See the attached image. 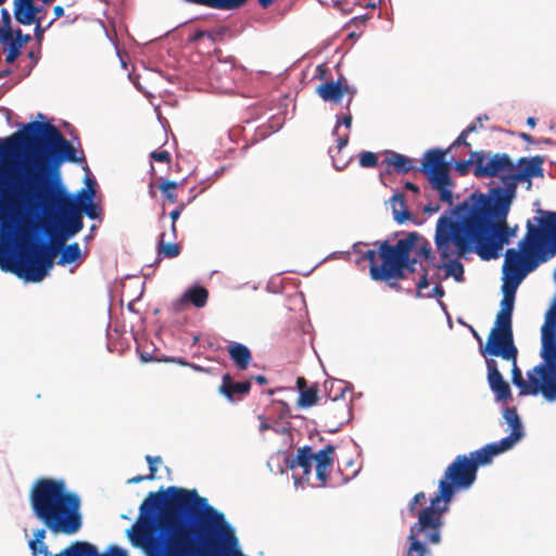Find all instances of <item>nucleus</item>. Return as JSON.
<instances>
[{"instance_id": "17", "label": "nucleus", "mask_w": 556, "mask_h": 556, "mask_svg": "<svg viewBox=\"0 0 556 556\" xmlns=\"http://www.w3.org/2000/svg\"><path fill=\"white\" fill-rule=\"evenodd\" d=\"M326 417L332 421L337 428L346 424L351 416V407L343 395V389L340 388L339 394L329 396L326 401Z\"/></svg>"}, {"instance_id": "33", "label": "nucleus", "mask_w": 556, "mask_h": 556, "mask_svg": "<svg viewBox=\"0 0 556 556\" xmlns=\"http://www.w3.org/2000/svg\"><path fill=\"white\" fill-rule=\"evenodd\" d=\"M180 186V184L172 180H163L159 185V189L162 192L164 199L169 203H176L178 201V197L175 190Z\"/></svg>"}, {"instance_id": "2", "label": "nucleus", "mask_w": 556, "mask_h": 556, "mask_svg": "<svg viewBox=\"0 0 556 556\" xmlns=\"http://www.w3.org/2000/svg\"><path fill=\"white\" fill-rule=\"evenodd\" d=\"M513 201L501 194L472 192L445 211L437 222L434 233L440 256H464L475 249L483 261L498 258L518 230L507 223Z\"/></svg>"}, {"instance_id": "25", "label": "nucleus", "mask_w": 556, "mask_h": 556, "mask_svg": "<svg viewBox=\"0 0 556 556\" xmlns=\"http://www.w3.org/2000/svg\"><path fill=\"white\" fill-rule=\"evenodd\" d=\"M94 190H85L83 189L78 197L75 198L77 200L79 206V213L83 212L91 219H96L101 214V208L93 203Z\"/></svg>"}, {"instance_id": "49", "label": "nucleus", "mask_w": 556, "mask_h": 556, "mask_svg": "<svg viewBox=\"0 0 556 556\" xmlns=\"http://www.w3.org/2000/svg\"><path fill=\"white\" fill-rule=\"evenodd\" d=\"M98 556H127V553L118 546H110L104 554L98 552Z\"/></svg>"}, {"instance_id": "62", "label": "nucleus", "mask_w": 556, "mask_h": 556, "mask_svg": "<svg viewBox=\"0 0 556 556\" xmlns=\"http://www.w3.org/2000/svg\"><path fill=\"white\" fill-rule=\"evenodd\" d=\"M489 119V116L483 114V115H479L477 118H476V125H477V129L478 128H482L483 127V121H488Z\"/></svg>"}, {"instance_id": "37", "label": "nucleus", "mask_w": 556, "mask_h": 556, "mask_svg": "<svg viewBox=\"0 0 556 556\" xmlns=\"http://www.w3.org/2000/svg\"><path fill=\"white\" fill-rule=\"evenodd\" d=\"M476 154V151L470 153V156L466 161H459L455 163V169L460 175H466L469 172V166L473 165V168H477V159L478 156H473Z\"/></svg>"}, {"instance_id": "5", "label": "nucleus", "mask_w": 556, "mask_h": 556, "mask_svg": "<svg viewBox=\"0 0 556 556\" xmlns=\"http://www.w3.org/2000/svg\"><path fill=\"white\" fill-rule=\"evenodd\" d=\"M29 503L34 515L53 534L73 535L83 527L81 501L63 479L39 478L31 485Z\"/></svg>"}, {"instance_id": "55", "label": "nucleus", "mask_w": 556, "mask_h": 556, "mask_svg": "<svg viewBox=\"0 0 556 556\" xmlns=\"http://www.w3.org/2000/svg\"><path fill=\"white\" fill-rule=\"evenodd\" d=\"M445 294L444 289L441 285H437L433 289L431 294L428 295V298L434 296V298H442Z\"/></svg>"}, {"instance_id": "51", "label": "nucleus", "mask_w": 556, "mask_h": 556, "mask_svg": "<svg viewBox=\"0 0 556 556\" xmlns=\"http://www.w3.org/2000/svg\"><path fill=\"white\" fill-rule=\"evenodd\" d=\"M33 556H50V552L48 549V546L45 542L39 543L36 545L35 551H31Z\"/></svg>"}, {"instance_id": "34", "label": "nucleus", "mask_w": 556, "mask_h": 556, "mask_svg": "<svg viewBox=\"0 0 556 556\" xmlns=\"http://www.w3.org/2000/svg\"><path fill=\"white\" fill-rule=\"evenodd\" d=\"M511 316L513 314L497 312L495 318V325L492 329H498L506 332H513L511 327Z\"/></svg>"}, {"instance_id": "27", "label": "nucleus", "mask_w": 556, "mask_h": 556, "mask_svg": "<svg viewBox=\"0 0 556 556\" xmlns=\"http://www.w3.org/2000/svg\"><path fill=\"white\" fill-rule=\"evenodd\" d=\"M392 208L394 219L402 224L412 217V213L406 206L405 195L403 193H395L392 197Z\"/></svg>"}, {"instance_id": "21", "label": "nucleus", "mask_w": 556, "mask_h": 556, "mask_svg": "<svg viewBox=\"0 0 556 556\" xmlns=\"http://www.w3.org/2000/svg\"><path fill=\"white\" fill-rule=\"evenodd\" d=\"M383 154L386 157L383 159L382 164L386 167L387 174L391 175L394 173L399 175H405L413 170L415 167L414 160L404 154L392 150H386Z\"/></svg>"}, {"instance_id": "48", "label": "nucleus", "mask_w": 556, "mask_h": 556, "mask_svg": "<svg viewBox=\"0 0 556 556\" xmlns=\"http://www.w3.org/2000/svg\"><path fill=\"white\" fill-rule=\"evenodd\" d=\"M204 37L210 38L212 41H215V39H216L215 35H213L212 33H207V31L198 29L197 31H194V34L192 36L189 37L188 42L194 43Z\"/></svg>"}, {"instance_id": "60", "label": "nucleus", "mask_w": 556, "mask_h": 556, "mask_svg": "<svg viewBox=\"0 0 556 556\" xmlns=\"http://www.w3.org/2000/svg\"><path fill=\"white\" fill-rule=\"evenodd\" d=\"M11 25V17L7 10H2V26Z\"/></svg>"}, {"instance_id": "50", "label": "nucleus", "mask_w": 556, "mask_h": 556, "mask_svg": "<svg viewBox=\"0 0 556 556\" xmlns=\"http://www.w3.org/2000/svg\"><path fill=\"white\" fill-rule=\"evenodd\" d=\"M340 124H343L348 129L351 128V126H352L351 113H348L346 115L342 116L341 121L339 119L337 122L336 127L333 129V135H337Z\"/></svg>"}, {"instance_id": "30", "label": "nucleus", "mask_w": 556, "mask_h": 556, "mask_svg": "<svg viewBox=\"0 0 556 556\" xmlns=\"http://www.w3.org/2000/svg\"><path fill=\"white\" fill-rule=\"evenodd\" d=\"M318 401V387L317 384H313L308 389L300 393L296 404L299 407L307 408L316 405Z\"/></svg>"}, {"instance_id": "61", "label": "nucleus", "mask_w": 556, "mask_h": 556, "mask_svg": "<svg viewBox=\"0 0 556 556\" xmlns=\"http://www.w3.org/2000/svg\"><path fill=\"white\" fill-rule=\"evenodd\" d=\"M143 480H147V476H136V477H132L130 479L127 480V483L129 484H136V483H140L142 482Z\"/></svg>"}, {"instance_id": "52", "label": "nucleus", "mask_w": 556, "mask_h": 556, "mask_svg": "<svg viewBox=\"0 0 556 556\" xmlns=\"http://www.w3.org/2000/svg\"><path fill=\"white\" fill-rule=\"evenodd\" d=\"M429 286V281H428V270L425 268L424 269V274L421 275L419 281L417 282L416 287H417V290L418 292L421 291L422 289H426L428 288Z\"/></svg>"}, {"instance_id": "38", "label": "nucleus", "mask_w": 556, "mask_h": 556, "mask_svg": "<svg viewBox=\"0 0 556 556\" xmlns=\"http://www.w3.org/2000/svg\"><path fill=\"white\" fill-rule=\"evenodd\" d=\"M511 380L520 391H522L523 387H526V380L522 377L521 370L517 366V359L511 362Z\"/></svg>"}, {"instance_id": "59", "label": "nucleus", "mask_w": 556, "mask_h": 556, "mask_svg": "<svg viewBox=\"0 0 556 556\" xmlns=\"http://www.w3.org/2000/svg\"><path fill=\"white\" fill-rule=\"evenodd\" d=\"M404 188L406 190H409L414 193H418L419 192V187L417 185H415L414 182H410V181H406L405 185H404Z\"/></svg>"}, {"instance_id": "24", "label": "nucleus", "mask_w": 556, "mask_h": 556, "mask_svg": "<svg viewBox=\"0 0 556 556\" xmlns=\"http://www.w3.org/2000/svg\"><path fill=\"white\" fill-rule=\"evenodd\" d=\"M228 354L239 370H245L252 361V354L248 346L238 342L228 345Z\"/></svg>"}, {"instance_id": "54", "label": "nucleus", "mask_w": 556, "mask_h": 556, "mask_svg": "<svg viewBox=\"0 0 556 556\" xmlns=\"http://www.w3.org/2000/svg\"><path fill=\"white\" fill-rule=\"evenodd\" d=\"M331 159H332V162H333V166H334V168H336L337 170H342V169H344V168L348 166L349 162H350V161H342V160H339V159H337L333 154L331 155Z\"/></svg>"}, {"instance_id": "58", "label": "nucleus", "mask_w": 556, "mask_h": 556, "mask_svg": "<svg viewBox=\"0 0 556 556\" xmlns=\"http://www.w3.org/2000/svg\"><path fill=\"white\" fill-rule=\"evenodd\" d=\"M440 210V205L439 204H428L425 206V213L426 214H431V213H435Z\"/></svg>"}, {"instance_id": "11", "label": "nucleus", "mask_w": 556, "mask_h": 556, "mask_svg": "<svg viewBox=\"0 0 556 556\" xmlns=\"http://www.w3.org/2000/svg\"><path fill=\"white\" fill-rule=\"evenodd\" d=\"M336 447L332 444H327L323 450L317 453L313 452V448L308 445L302 446L298 450L296 455L292 458L286 459V466L289 469L296 467L302 468L303 476L301 478H294L295 484L300 481H308L312 472V462L316 463V477L320 481L323 486L327 485L329 480V471L333 467V454Z\"/></svg>"}, {"instance_id": "3", "label": "nucleus", "mask_w": 556, "mask_h": 556, "mask_svg": "<svg viewBox=\"0 0 556 556\" xmlns=\"http://www.w3.org/2000/svg\"><path fill=\"white\" fill-rule=\"evenodd\" d=\"M204 504L205 497L199 496L197 490L168 486L165 491L150 492L127 536L147 556H188L201 543L193 535L194 523L189 521H198Z\"/></svg>"}, {"instance_id": "47", "label": "nucleus", "mask_w": 556, "mask_h": 556, "mask_svg": "<svg viewBox=\"0 0 556 556\" xmlns=\"http://www.w3.org/2000/svg\"><path fill=\"white\" fill-rule=\"evenodd\" d=\"M46 539V529H38L34 533V539L29 541L28 546L30 551H35L36 545L45 542Z\"/></svg>"}, {"instance_id": "42", "label": "nucleus", "mask_w": 556, "mask_h": 556, "mask_svg": "<svg viewBox=\"0 0 556 556\" xmlns=\"http://www.w3.org/2000/svg\"><path fill=\"white\" fill-rule=\"evenodd\" d=\"M426 502L425 492H418L414 495L413 500L408 504V510L412 516H417L418 511H416L417 505H422Z\"/></svg>"}, {"instance_id": "29", "label": "nucleus", "mask_w": 556, "mask_h": 556, "mask_svg": "<svg viewBox=\"0 0 556 556\" xmlns=\"http://www.w3.org/2000/svg\"><path fill=\"white\" fill-rule=\"evenodd\" d=\"M459 257L460 256H452L448 258H443L441 256L443 264L438 265L439 268L444 266L446 268L447 276H453L456 281H463L464 279V267L463 264L458 262Z\"/></svg>"}, {"instance_id": "12", "label": "nucleus", "mask_w": 556, "mask_h": 556, "mask_svg": "<svg viewBox=\"0 0 556 556\" xmlns=\"http://www.w3.org/2000/svg\"><path fill=\"white\" fill-rule=\"evenodd\" d=\"M446 152L440 149L429 150L424 154L420 172L425 174L439 199L447 204L453 203L452 188L455 186L450 175V164L445 160Z\"/></svg>"}, {"instance_id": "7", "label": "nucleus", "mask_w": 556, "mask_h": 556, "mask_svg": "<svg viewBox=\"0 0 556 556\" xmlns=\"http://www.w3.org/2000/svg\"><path fill=\"white\" fill-rule=\"evenodd\" d=\"M420 239L421 236L413 231L395 244H390L388 240L376 241L377 249L366 251L362 257L369 262L371 279L390 282L392 287L396 281L406 278V270L414 273L417 260L410 258V252Z\"/></svg>"}, {"instance_id": "9", "label": "nucleus", "mask_w": 556, "mask_h": 556, "mask_svg": "<svg viewBox=\"0 0 556 556\" xmlns=\"http://www.w3.org/2000/svg\"><path fill=\"white\" fill-rule=\"evenodd\" d=\"M448 510L447 504H443L438 498H431L430 505L418 511V520L410 527L408 547H413L415 543L419 545L417 553L425 556L430 554L427 548L428 544H439L441 542V528L443 526V514Z\"/></svg>"}, {"instance_id": "8", "label": "nucleus", "mask_w": 556, "mask_h": 556, "mask_svg": "<svg viewBox=\"0 0 556 556\" xmlns=\"http://www.w3.org/2000/svg\"><path fill=\"white\" fill-rule=\"evenodd\" d=\"M542 357L545 365L535 366L528 371L529 382L519 391L520 395H536L542 392L548 401L556 400V307L547 315L542 327Z\"/></svg>"}, {"instance_id": "19", "label": "nucleus", "mask_w": 556, "mask_h": 556, "mask_svg": "<svg viewBox=\"0 0 556 556\" xmlns=\"http://www.w3.org/2000/svg\"><path fill=\"white\" fill-rule=\"evenodd\" d=\"M488 368V382L490 389L495 393L497 401H507L511 396L509 384L504 380L498 370L497 362L495 359H486Z\"/></svg>"}, {"instance_id": "41", "label": "nucleus", "mask_w": 556, "mask_h": 556, "mask_svg": "<svg viewBox=\"0 0 556 556\" xmlns=\"http://www.w3.org/2000/svg\"><path fill=\"white\" fill-rule=\"evenodd\" d=\"M515 304V295L503 294V299L501 300V308L498 312L513 314Z\"/></svg>"}, {"instance_id": "32", "label": "nucleus", "mask_w": 556, "mask_h": 556, "mask_svg": "<svg viewBox=\"0 0 556 556\" xmlns=\"http://www.w3.org/2000/svg\"><path fill=\"white\" fill-rule=\"evenodd\" d=\"M71 556H98V548L91 543L76 541L72 543Z\"/></svg>"}, {"instance_id": "10", "label": "nucleus", "mask_w": 556, "mask_h": 556, "mask_svg": "<svg viewBox=\"0 0 556 556\" xmlns=\"http://www.w3.org/2000/svg\"><path fill=\"white\" fill-rule=\"evenodd\" d=\"M476 479L475 465L470 464L467 455H458L444 470L443 477L439 481L438 493L433 498L450 506L455 492L469 489Z\"/></svg>"}, {"instance_id": "18", "label": "nucleus", "mask_w": 556, "mask_h": 556, "mask_svg": "<svg viewBox=\"0 0 556 556\" xmlns=\"http://www.w3.org/2000/svg\"><path fill=\"white\" fill-rule=\"evenodd\" d=\"M509 442L507 440H501L498 443L486 444L485 446L471 452L468 455L470 464L475 465L476 472L480 466H485L492 463L494 456L510 450Z\"/></svg>"}, {"instance_id": "6", "label": "nucleus", "mask_w": 556, "mask_h": 556, "mask_svg": "<svg viewBox=\"0 0 556 556\" xmlns=\"http://www.w3.org/2000/svg\"><path fill=\"white\" fill-rule=\"evenodd\" d=\"M540 227L527 223V233L519 249H508L505 253L503 273L527 276L540 263L556 254V212H548L540 220Z\"/></svg>"}, {"instance_id": "57", "label": "nucleus", "mask_w": 556, "mask_h": 556, "mask_svg": "<svg viewBox=\"0 0 556 556\" xmlns=\"http://www.w3.org/2000/svg\"><path fill=\"white\" fill-rule=\"evenodd\" d=\"M418 548H419V545H417V543H415V545H413V547L407 548L405 556H425L420 553H417Z\"/></svg>"}, {"instance_id": "1", "label": "nucleus", "mask_w": 556, "mask_h": 556, "mask_svg": "<svg viewBox=\"0 0 556 556\" xmlns=\"http://www.w3.org/2000/svg\"><path fill=\"white\" fill-rule=\"evenodd\" d=\"M0 155L25 150L34 155V169L25 166L22 173L11 178V190L16 204L26 207L55 208L61 215L60 233L54 239V248H62L63 242L83 227V215L77 200L54 186L52 178L59 179L60 166L65 162L85 161L84 152L77 155L76 148L49 122H29L3 142L0 139Z\"/></svg>"}, {"instance_id": "22", "label": "nucleus", "mask_w": 556, "mask_h": 556, "mask_svg": "<svg viewBox=\"0 0 556 556\" xmlns=\"http://www.w3.org/2000/svg\"><path fill=\"white\" fill-rule=\"evenodd\" d=\"M39 11L33 0H15L14 16L20 24L30 25L39 22L40 18L37 17Z\"/></svg>"}, {"instance_id": "64", "label": "nucleus", "mask_w": 556, "mask_h": 556, "mask_svg": "<svg viewBox=\"0 0 556 556\" xmlns=\"http://www.w3.org/2000/svg\"><path fill=\"white\" fill-rule=\"evenodd\" d=\"M53 13H54V15H55V18H59V17L63 16V14H64V9H63L61 5H56V7H54V9H53Z\"/></svg>"}, {"instance_id": "53", "label": "nucleus", "mask_w": 556, "mask_h": 556, "mask_svg": "<svg viewBox=\"0 0 556 556\" xmlns=\"http://www.w3.org/2000/svg\"><path fill=\"white\" fill-rule=\"evenodd\" d=\"M348 142H349V134L338 137V139H337L338 153L341 152V150L348 146Z\"/></svg>"}, {"instance_id": "39", "label": "nucleus", "mask_w": 556, "mask_h": 556, "mask_svg": "<svg viewBox=\"0 0 556 556\" xmlns=\"http://www.w3.org/2000/svg\"><path fill=\"white\" fill-rule=\"evenodd\" d=\"M21 49L22 48L20 41H12L8 43V53L5 56V61L8 63H13L21 54Z\"/></svg>"}, {"instance_id": "46", "label": "nucleus", "mask_w": 556, "mask_h": 556, "mask_svg": "<svg viewBox=\"0 0 556 556\" xmlns=\"http://www.w3.org/2000/svg\"><path fill=\"white\" fill-rule=\"evenodd\" d=\"M150 157L153 161L162 162V163H166V164H169L172 161L170 153L166 150L153 151V152H151Z\"/></svg>"}, {"instance_id": "16", "label": "nucleus", "mask_w": 556, "mask_h": 556, "mask_svg": "<svg viewBox=\"0 0 556 556\" xmlns=\"http://www.w3.org/2000/svg\"><path fill=\"white\" fill-rule=\"evenodd\" d=\"M357 90L348 84L344 76H340L337 81H326L316 88V93L325 101L339 104L342 101L344 94L349 96L346 102V110H350V105L353 101Z\"/></svg>"}, {"instance_id": "15", "label": "nucleus", "mask_w": 556, "mask_h": 556, "mask_svg": "<svg viewBox=\"0 0 556 556\" xmlns=\"http://www.w3.org/2000/svg\"><path fill=\"white\" fill-rule=\"evenodd\" d=\"M481 353L482 355L489 354L500 356L505 361L515 362L518 351L514 344L513 332L492 329L484 349H481Z\"/></svg>"}, {"instance_id": "20", "label": "nucleus", "mask_w": 556, "mask_h": 556, "mask_svg": "<svg viewBox=\"0 0 556 556\" xmlns=\"http://www.w3.org/2000/svg\"><path fill=\"white\" fill-rule=\"evenodd\" d=\"M251 388L252 384L250 380L237 382L229 374H225L218 387V392L229 402L235 403L249 394Z\"/></svg>"}, {"instance_id": "40", "label": "nucleus", "mask_w": 556, "mask_h": 556, "mask_svg": "<svg viewBox=\"0 0 556 556\" xmlns=\"http://www.w3.org/2000/svg\"><path fill=\"white\" fill-rule=\"evenodd\" d=\"M419 241H421V244L418 247V250H417L418 256H421L427 261H431L433 258V256H432V248H431L430 243L427 240H425L422 237Z\"/></svg>"}, {"instance_id": "36", "label": "nucleus", "mask_w": 556, "mask_h": 556, "mask_svg": "<svg viewBox=\"0 0 556 556\" xmlns=\"http://www.w3.org/2000/svg\"><path fill=\"white\" fill-rule=\"evenodd\" d=\"M477 130V125L476 123H471L470 125H468L462 132L460 135L456 138V140L453 142L452 144V148L453 147H459V146H465L467 148H471V144L467 141V136L470 134V132H473Z\"/></svg>"}, {"instance_id": "23", "label": "nucleus", "mask_w": 556, "mask_h": 556, "mask_svg": "<svg viewBox=\"0 0 556 556\" xmlns=\"http://www.w3.org/2000/svg\"><path fill=\"white\" fill-rule=\"evenodd\" d=\"M504 418L509 425L511 432L508 437L502 440L509 442V447H513L523 437L522 425L515 407H506L504 410Z\"/></svg>"}, {"instance_id": "44", "label": "nucleus", "mask_w": 556, "mask_h": 556, "mask_svg": "<svg viewBox=\"0 0 556 556\" xmlns=\"http://www.w3.org/2000/svg\"><path fill=\"white\" fill-rule=\"evenodd\" d=\"M146 460L149 464V475H147V480H153L155 478V473L157 471V467L155 463L161 462V457H153L151 455L146 456Z\"/></svg>"}, {"instance_id": "28", "label": "nucleus", "mask_w": 556, "mask_h": 556, "mask_svg": "<svg viewBox=\"0 0 556 556\" xmlns=\"http://www.w3.org/2000/svg\"><path fill=\"white\" fill-rule=\"evenodd\" d=\"M165 232L159 236L156 252L159 256L164 258H174L180 254L181 248L175 242H165Z\"/></svg>"}, {"instance_id": "13", "label": "nucleus", "mask_w": 556, "mask_h": 556, "mask_svg": "<svg viewBox=\"0 0 556 556\" xmlns=\"http://www.w3.org/2000/svg\"><path fill=\"white\" fill-rule=\"evenodd\" d=\"M473 156L477 159V168H473L476 177L491 178L497 177L504 187L508 189L510 186V176H514V161L507 153H490L483 151H476Z\"/></svg>"}, {"instance_id": "45", "label": "nucleus", "mask_w": 556, "mask_h": 556, "mask_svg": "<svg viewBox=\"0 0 556 556\" xmlns=\"http://www.w3.org/2000/svg\"><path fill=\"white\" fill-rule=\"evenodd\" d=\"M13 30L11 28V25L8 26H1L0 27V43L8 45L13 40Z\"/></svg>"}, {"instance_id": "56", "label": "nucleus", "mask_w": 556, "mask_h": 556, "mask_svg": "<svg viewBox=\"0 0 556 556\" xmlns=\"http://www.w3.org/2000/svg\"><path fill=\"white\" fill-rule=\"evenodd\" d=\"M296 388L300 393L309 388V387H307V381L304 377H298Z\"/></svg>"}, {"instance_id": "43", "label": "nucleus", "mask_w": 556, "mask_h": 556, "mask_svg": "<svg viewBox=\"0 0 556 556\" xmlns=\"http://www.w3.org/2000/svg\"><path fill=\"white\" fill-rule=\"evenodd\" d=\"M186 204L185 203H180L175 210H173L170 213H169V217L172 219V227H170V230H172V233H173V238L175 239L176 236H177V229H176V222L177 219L179 218L181 212L184 211Z\"/></svg>"}, {"instance_id": "63", "label": "nucleus", "mask_w": 556, "mask_h": 556, "mask_svg": "<svg viewBox=\"0 0 556 556\" xmlns=\"http://www.w3.org/2000/svg\"><path fill=\"white\" fill-rule=\"evenodd\" d=\"M188 556H208V554L204 547H201V548H197L194 552H192Z\"/></svg>"}, {"instance_id": "31", "label": "nucleus", "mask_w": 556, "mask_h": 556, "mask_svg": "<svg viewBox=\"0 0 556 556\" xmlns=\"http://www.w3.org/2000/svg\"><path fill=\"white\" fill-rule=\"evenodd\" d=\"M525 276L516 275V274H509V273H503V286L502 291L503 294H510L515 295L516 290L520 282L523 280Z\"/></svg>"}, {"instance_id": "35", "label": "nucleus", "mask_w": 556, "mask_h": 556, "mask_svg": "<svg viewBox=\"0 0 556 556\" xmlns=\"http://www.w3.org/2000/svg\"><path fill=\"white\" fill-rule=\"evenodd\" d=\"M359 165L364 168H374L378 165V155L370 151H363L358 154Z\"/></svg>"}, {"instance_id": "4", "label": "nucleus", "mask_w": 556, "mask_h": 556, "mask_svg": "<svg viewBox=\"0 0 556 556\" xmlns=\"http://www.w3.org/2000/svg\"><path fill=\"white\" fill-rule=\"evenodd\" d=\"M0 220V237L3 238L7 235L13 238L17 249V258L10 269L26 281H41L52 268L53 258L59 250H61L59 265L71 264L81 256L80 247L77 242L54 248V242L49 245L36 240L34 227L30 223L23 222L16 226L13 217L9 222L4 216H1Z\"/></svg>"}, {"instance_id": "26", "label": "nucleus", "mask_w": 556, "mask_h": 556, "mask_svg": "<svg viewBox=\"0 0 556 556\" xmlns=\"http://www.w3.org/2000/svg\"><path fill=\"white\" fill-rule=\"evenodd\" d=\"M207 299V290L204 287L197 286L188 289L176 305L178 306L185 303H192L195 307H203L206 304Z\"/></svg>"}, {"instance_id": "14", "label": "nucleus", "mask_w": 556, "mask_h": 556, "mask_svg": "<svg viewBox=\"0 0 556 556\" xmlns=\"http://www.w3.org/2000/svg\"><path fill=\"white\" fill-rule=\"evenodd\" d=\"M543 156L535 155L532 157H520L517 163H514V176H510V186L508 189H502L495 187L490 189L491 194H501L504 197L513 198L516 197L517 186L520 182H528L527 189L530 190L532 182L531 179L534 177H543Z\"/></svg>"}]
</instances>
